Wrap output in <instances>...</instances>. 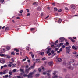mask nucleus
Listing matches in <instances>:
<instances>
[{"mask_svg": "<svg viewBox=\"0 0 78 78\" xmlns=\"http://www.w3.org/2000/svg\"><path fill=\"white\" fill-rule=\"evenodd\" d=\"M3 67H4V66H2L1 67V69H2L3 68Z\"/></svg>", "mask_w": 78, "mask_h": 78, "instance_id": "obj_64", "label": "nucleus"}, {"mask_svg": "<svg viewBox=\"0 0 78 78\" xmlns=\"http://www.w3.org/2000/svg\"><path fill=\"white\" fill-rule=\"evenodd\" d=\"M77 53V52L76 51H74L73 52V54H76Z\"/></svg>", "mask_w": 78, "mask_h": 78, "instance_id": "obj_56", "label": "nucleus"}, {"mask_svg": "<svg viewBox=\"0 0 78 78\" xmlns=\"http://www.w3.org/2000/svg\"><path fill=\"white\" fill-rule=\"evenodd\" d=\"M26 10L27 11V12H29V9H26Z\"/></svg>", "mask_w": 78, "mask_h": 78, "instance_id": "obj_46", "label": "nucleus"}, {"mask_svg": "<svg viewBox=\"0 0 78 78\" xmlns=\"http://www.w3.org/2000/svg\"><path fill=\"white\" fill-rule=\"evenodd\" d=\"M12 62H14V59H13V58H12Z\"/></svg>", "mask_w": 78, "mask_h": 78, "instance_id": "obj_63", "label": "nucleus"}, {"mask_svg": "<svg viewBox=\"0 0 78 78\" xmlns=\"http://www.w3.org/2000/svg\"><path fill=\"white\" fill-rule=\"evenodd\" d=\"M60 51H62V48H61L59 50Z\"/></svg>", "mask_w": 78, "mask_h": 78, "instance_id": "obj_60", "label": "nucleus"}, {"mask_svg": "<svg viewBox=\"0 0 78 78\" xmlns=\"http://www.w3.org/2000/svg\"><path fill=\"white\" fill-rule=\"evenodd\" d=\"M75 56L76 58H78V54H75Z\"/></svg>", "mask_w": 78, "mask_h": 78, "instance_id": "obj_39", "label": "nucleus"}, {"mask_svg": "<svg viewBox=\"0 0 78 78\" xmlns=\"http://www.w3.org/2000/svg\"><path fill=\"white\" fill-rule=\"evenodd\" d=\"M46 49L47 50H49L50 51H51V49L50 48V47L48 46Z\"/></svg>", "mask_w": 78, "mask_h": 78, "instance_id": "obj_25", "label": "nucleus"}, {"mask_svg": "<svg viewBox=\"0 0 78 78\" xmlns=\"http://www.w3.org/2000/svg\"><path fill=\"white\" fill-rule=\"evenodd\" d=\"M36 77H39V74H36Z\"/></svg>", "mask_w": 78, "mask_h": 78, "instance_id": "obj_38", "label": "nucleus"}, {"mask_svg": "<svg viewBox=\"0 0 78 78\" xmlns=\"http://www.w3.org/2000/svg\"><path fill=\"white\" fill-rule=\"evenodd\" d=\"M35 64H36V62H34L33 66H32L31 67H29V68H30V70H31V69H34V66H35Z\"/></svg>", "mask_w": 78, "mask_h": 78, "instance_id": "obj_7", "label": "nucleus"}, {"mask_svg": "<svg viewBox=\"0 0 78 78\" xmlns=\"http://www.w3.org/2000/svg\"><path fill=\"white\" fill-rule=\"evenodd\" d=\"M28 67H29V66H28L27 65L26 66L25 68H26V69H28Z\"/></svg>", "mask_w": 78, "mask_h": 78, "instance_id": "obj_50", "label": "nucleus"}, {"mask_svg": "<svg viewBox=\"0 0 78 78\" xmlns=\"http://www.w3.org/2000/svg\"><path fill=\"white\" fill-rule=\"evenodd\" d=\"M60 40L59 41L60 42H62L63 41L65 40V39L64 37H61L60 38Z\"/></svg>", "mask_w": 78, "mask_h": 78, "instance_id": "obj_5", "label": "nucleus"}, {"mask_svg": "<svg viewBox=\"0 0 78 78\" xmlns=\"http://www.w3.org/2000/svg\"><path fill=\"white\" fill-rule=\"evenodd\" d=\"M14 50L15 51H16V52H19V49H17L16 48H15Z\"/></svg>", "mask_w": 78, "mask_h": 78, "instance_id": "obj_23", "label": "nucleus"}, {"mask_svg": "<svg viewBox=\"0 0 78 78\" xmlns=\"http://www.w3.org/2000/svg\"><path fill=\"white\" fill-rule=\"evenodd\" d=\"M57 60L58 62H61V61H62V59L61 58H58Z\"/></svg>", "mask_w": 78, "mask_h": 78, "instance_id": "obj_15", "label": "nucleus"}, {"mask_svg": "<svg viewBox=\"0 0 78 78\" xmlns=\"http://www.w3.org/2000/svg\"><path fill=\"white\" fill-rule=\"evenodd\" d=\"M49 51L48 50V51H47L46 53H47V54L49 53H50V51Z\"/></svg>", "mask_w": 78, "mask_h": 78, "instance_id": "obj_33", "label": "nucleus"}, {"mask_svg": "<svg viewBox=\"0 0 78 78\" xmlns=\"http://www.w3.org/2000/svg\"><path fill=\"white\" fill-rule=\"evenodd\" d=\"M33 5L36 6H37L38 4L37 2H34Z\"/></svg>", "mask_w": 78, "mask_h": 78, "instance_id": "obj_17", "label": "nucleus"}, {"mask_svg": "<svg viewBox=\"0 0 78 78\" xmlns=\"http://www.w3.org/2000/svg\"><path fill=\"white\" fill-rule=\"evenodd\" d=\"M23 11V10H21L20 11V13H22Z\"/></svg>", "mask_w": 78, "mask_h": 78, "instance_id": "obj_44", "label": "nucleus"}, {"mask_svg": "<svg viewBox=\"0 0 78 78\" xmlns=\"http://www.w3.org/2000/svg\"><path fill=\"white\" fill-rule=\"evenodd\" d=\"M70 65H71L70 62H68L67 64L68 68V69H70L71 70H73V68L71 67Z\"/></svg>", "mask_w": 78, "mask_h": 78, "instance_id": "obj_3", "label": "nucleus"}, {"mask_svg": "<svg viewBox=\"0 0 78 78\" xmlns=\"http://www.w3.org/2000/svg\"><path fill=\"white\" fill-rule=\"evenodd\" d=\"M71 41L72 42H75V41L74 39H71Z\"/></svg>", "mask_w": 78, "mask_h": 78, "instance_id": "obj_40", "label": "nucleus"}, {"mask_svg": "<svg viewBox=\"0 0 78 78\" xmlns=\"http://www.w3.org/2000/svg\"><path fill=\"white\" fill-rule=\"evenodd\" d=\"M59 45L60 46H61V45H63V43H61L59 44Z\"/></svg>", "mask_w": 78, "mask_h": 78, "instance_id": "obj_51", "label": "nucleus"}, {"mask_svg": "<svg viewBox=\"0 0 78 78\" xmlns=\"http://www.w3.org/2000/svg\"><path fill=\"white\" fill-rule=\"evenodd\" d=\"M40 55H41L43 56V55H44V52H40Z\"/></svg>", "mask_w": 78, "mask_h": 78, "instance_id": "obj_26", "label": "nucleus"}, {"mask_svg": "<svg viewBox=\"0 0 78 78\" xmlns=\"http://www.w3.org/2000/svg\"><path fill=\"white\" fill-rule=\"evenodd\" d=\"M26 16H30V13H28L27 14Z\"/></svg>", "mask_w": 78, "mask_h": 78, "instance_id": "obj_35", "label": "nucleus"}, {"mask_svg": "<svg viewBox=\"0 0 78 78\" xmlns=\"http://www.w3.org/2000/svg\"><path fill=\"white\" fill-rule=\"evenodd\" d=\"M14 54H15L14 53V52H12L11 53L12 55H14Z\"/></svg>", "mask_w": 78, "mask_h": 78, "instance_id": "obj_62", "label": "nucleus"}, {"mask_svg": "<svg viewBox=\"0 0 78 78\" xmlns=\"http://www.w3.org/2000/svg\"><path fill=\"white\" fill-rule=\"evenodd\" d=\"M45 59H46V58H45V57H44L43 58H42V60H45Z\"/></svg>", "mask_w": 78, "mask_h": 78, "instance_id": "obj_45", "label": "nucleus"}, {"mask_svg": "<svg viewBox=\"0 0 78 78\" xmlns=\"http://www.w3.org/2000/svg\"><path fill=\"white\" fill-rule=\"evenodd\" d=\"M62 48H65V46L62 45Z\"/></svg>", "mask_w": 78, "mask_h": 78, "instance_id": "obj_49", "label": "nucleus"}, {"mask_svg": "<svg viewBox=\"0 0 78 78\" xmlns=\"http://www.w3.org/2000/svg\"><path fill=\"white\" fill-rule=\"evenodd\" d=\"M54 52H54V51H53V50H52L51 51V53H52V54H53V53H54Z\"/></svg>", "mask_w": 78, "mask_h": 78, "instance_id": "obj_53", "label": "nucleus"}, {"mask_svg": "<svg viewBox=\"0 0 78 78\" xmlns=\"http://www.w3.org/2000/svg\"><path fill=\"white\" fill-rule=\"evenodd\" d=\"M12 62H11L9 63V64L8 65V67H11V66H12Z\"/></svg>", "mask_w": 78, "mask_h": 78, "instance_id": "obj_8", "label": "nucleus"}, {"mask_svg": "<svg viewBox=\"0 0 78 78\" xmlns=\"http://www.w3.org/2000/svg\"><path fill=\"white\" fill-rule=\"evenodd\" d=\"M0 75H3V73L2 72H0Z\"/></svg>", "mask_w": 78, "mask_h": 78, "instance_id": "obj_55", "label": "nucleus"}, {"mask_svg": "<svg viewBox=\"0 0 78 78\" xmlns=\"http://www.w3.org/2000/svg\"><path fill=\"white\" fill-rule=\"evenodd\" d=\"M62 22V20L60 19L58 20V23H61V22Z\"/></svg>", "mask_w": 78, "mask_h": 78, "instance_id": "obj_29", "label": "nucleus"}, {"mask_svg": "<svg viewBox=\"0 0 78 78\" xmlns=\"http://www.w3.org/2000/svg\"><path fill=\"white\" fill-rule=\"evenodd\" d=\"M48 64L49 66H51L53 64V62H48Z\"/></svg>", "mask_w": 78, "mask_h": 78, "instance_id": "obj_14", "label": "nucleus"}, {"mask_svg": "<svg viewBox=\"0 0 78 78\" xmlns=\"http://www.w3.org/2000/svg\"><path fill=\"white\" fill-rule=\"evenodd\" d=\"M36 71L34 70V71L33 72L30 73L29 75H27V77L28 78H32L33 77V75L34 74V72H36Z\"/></svg>", "mask_w": 78, "mask_h": 78, "instance_id": "obj_1", "label": "nucleus"}, {"mask_svg": "<svg viewBox=\"0 0 78 78\" xmlns=\"http://www.w3.org/2000/svg\"><path fill=\"white\" fill-rule=\"evenodd\" d=\"M55 78H58V77H59L58 76V75H55Z\"/></svg>", "mask_w": 78, "mask_h": 78, "instance_id": "obj_48", "label": "nucleus"}, {"mask_svg": "<svg viewBox=\"0 0 78 78\" xmlns=\"http://www.w3.org/2000/svg\"><path fill=\"white\" fill-rule=\"evenodd\" d=\"M66 78H70V75H67L65 77Z\"/></svg>", "mask_w": 78, "mask_h": 78, "instance_id": "obj_22", "label": "nucleus"}, {"mask_svg": "<svg viewBox=\"0 0 78 78\" xmlns=\"http://www.w3.org/2000/svg\"><path fill=\"white\" fill-rule=\"evenodd\" d=\"M38 70L39 72H41V71H42V69L41 68H39L38 69Z\"/></svg>", "mask_w": 78, "mask_h": 78, "instance_id": "obj_47", "label": "nucleus"}, {"mask_svg": "<svg viewBox=\"0 0 78 78\" xmlns=\"http://www.w3.org/2000/svg\"><path fill=\"white\" fill-rule=\"evenodd\" d=\"M30 68H29L28 69H25V72L28 73L29 72V70H30Z\"/></svg>", "mask_w": 78, "mask_h": 78, "instance_id": "obj_9", "label": "nucleus"}, {"mask_svg": "<svg viewBox=\"0 0 78 78\" xmlns=\"http://www.w3.org/2000/svg\"><path fill=\"white\" fill-rule=\"evenodd\" d=\"M2 61L3 63H5V59H2Z\"/></svg>", "mask_w": 78, "mask_h": 78, "instance_id": "obj_27", "label": "nucleus"}, {"mask_svg": "<svg viewBox=\"0 0 78 78\" xmlns=\"http://www.w3.org/2000/svg\"><path fill=\"white\" fill-rule=\"evenodd\" d=\"M59 50V48H55V51H58Z\"/></svg>", "mask_w": 78, "mask_h": 78, "instance_id": "obj_36", "label": "nucleus"}, {"mask_svg": "<svg viewBox=\"0 0 78 78\" xmlns=\"http://www.w3.org/2000/svg\"><path fill=\"white\" fill-rule=\"evenodd\" d=\"M9 74L10 75H12V71L11 70H10L9 71Z\"/></svg>", "mask_w": 78, "mask_h": 78, "instance_id": "obj_13", "label": "nucleus"}, {"mask_svg": "<svg viewBox=\"0 0 78 78\" xmlns=\"http://www.w3.org/2000/svg\"><path fill=\"white\" fill-rule=\"evenodd\" d=\"M1 51H2V53H4V52H5V49H2Z\"/></svg>", "mask_w": 78, "mask_h": 78, "instance_id": "obj_30", "label": "nucleus"}, {"mask_svg": "<svg viewBox=\"0 0 78 78\" xmlns=\"http://www.w3.org/2000/svg\"><path fill=\"white\" fill-rule=\"evenodd\" d=\"M37 9L38 11H41V8L40 7H38L37 8Z\"/></svg>", "mask_w": 78, "mask_h": 78, "instance_id": "obj_19", "label": "nucleus"}, {"mask_svg": "<svg viewBox=\"0 0 78 78\" xmlns=\"http://www.w3.org/2000/svg\"><path fill=\"white\" fill-rule=\"evenodd\" d=\"M8 74H7L3 76V78H8Z\"/></svg>", "mask_w": 78, "mask_h": 78, "instance_id": "obj_16", "label": "nucleus"}, {"mask_svg": "<svg viewBox=\"0 0 78 78\" xmlns=\"http://www.w3.org/2000/svg\"><path fill=\"white\" fill-rule=\"evenodd\" d=\"M31 56L32 58H34V55H33V54H31Z\"/></svg>", "mask_w": 78, "mask_h": 78, "instance_id": "obj_43", "label": "nucleus"}, {"mask_svg": "<svg viewBox=\"0 0 78 78\" xmlns=\"http://www.w3.org/2000/svg\"><path fill=\"white\" fill-rule=\"evenodd\" d=\"M43 75H46V74H47V73L45 72H44L43 73Z\"/></svg>", "mask_w": 78, "mask_h": 78, "instance_id": "obj_59", "label": "nucleus"}, {"mask_svg": "<svg viewBox=\"0 0 78 78\" xmlns=\"http://www.w3.org/2000/svg\"><path fill=\"white\" fill-rule=\"evenodd\" d=\"M70 6L71 8H73V9H75V6L73 5H71Z\"/></svg>", "mask_w": 78, "mask_h": 78, "instance_id": "obj_11", "label": "nucleus"}, {"mask_svg": "<svg viewBox=\"0 0 78 78\" xmlns=\"http://www.w3.org/2000/svg\"><path fill=\"white\" fill-rule=\"evenodd\" d=\"M6 48H7V49L8 50H10V47L8 46H6Z\"/></svg>", "mask_w": 78, "mask_h": 78, "instance_id": "obj_24", "label": "nucleus"}, {"mask_svg": "<svg viewBox=\"0 0 78 78\" xmlns=\"http://www.w3.org/2000/svg\"><path fill=\"white\" fill-rule=\"evenodd\" d=\"M62 11V9H60V10H58V11L59 12H61Z\"/></svg>", "mask_w": 78, "mask_h": 78, "instance_id": "obj_41", "label": "nucleus"}, {"mask_svg": "<svg viewBox=\"0 0 78 78\" xmlns=\"http://www.w3.org/2000/svg\"><path fill=\"white\" fill-rule=\"evenodd\" d=\"M3 66H4V67H7V65H4Z\"/></svg>", "mask_w": 78, "mask_h": 78, "instance_id": "obj_58", "label": "nucleus"}, {"mask_svg": "<svg viewBox=\"0 0 78 78\" xmlns=\"http://www.w3.org/2000/svg\"><path fill=\"white\" fill-rule=\"evenodd\" d=\"M1 3H3L4 2V0H1Z\"/></svg>", "mask_w": 78, "mask_h": 78, "instance_id": "obj_57", "label": "nucleus"}, {"mask_svg": "<svg viewBox=\"0 0 78 78\" xmlns=\"http://www.w3.org/2000/svg\"><path fill=\"white\" fill-rule=\"evenodd\" d=\"M31 31H34V28H32L31 29Z\"/></svg>", "mask_w": 78, "mask_h": 78, "instance_id": "obj_52", "label": "nucleus"}, {"mask_svg": "<svg viewBox=\"0 0 78 78\" xmlns=\"http://www.w3.org/2000/svg\"><path fill=\"white\" fill-rule=\"evenodd\" d=\"M12 71L13 72H16V69H14Z\"/></svg>", "mask_w": 78, "mask_h": 78, "instance_id": "obj_54", "label": "nucleus"}, {"mask_svg": "<svg viewBox=\"0 0 78 78\" xmlns=\"http://www.w3.org/2000/svg\"><path fill=\"white\" fill-rule=\"evenodd\" d=\"M54 10L55 11H58V9L56 8H54Z\"/></svg>", "mask_w": 78, "mask_h": 78, "instance_id": "obj_32", "label": "nucleus"}, {"mask_svg": "<svg viewBox=\"0 0 78 78\" xmlns=\"http://www.w3.org/2000/svg\"><path fill=\"white\" fill-rule=\"evenodd\" d=\"M16 64H12V67H16Z\"/></svg>", "mask_w": 78, "mask_h": 78, "instance_id": "obj_21", "label": "nucleus"}, {"mask_svg": "<svg viewBox=\"0 0 78 78\" xmlns=\"http://www.w3.org/2000/svg\"><path fill=\"white\" fill-rule=\"evenodd\" d=\"M40 61V60L39 59H37L36 60V62L37 63H38Z\"/></svg>", "mask_w": 78, "mask_h": 78, "instance_id": "obj_20", "label": "nucleus"}, {"mask_svg": "<svg viewBox=\"0 0 78 78\" xmlns=\"http://www.w3.org/2000/svg\"><path fill=\"white\" fill-rule=\"evenodd\" d=\"M9 29V27H6L5 28V31H6L7 30H8Z\"/></svg>", "mask_w": 78, "mask_h": 78, "instance_id": "obj_37", "label": "nucleus"}, {"mask_svg": "<svg viewBox=\"0 0 78 78\" xmlns=\"http://www.w3.org/2000/svg\"><path fill=\"white\" fill-rule=\"evenodd\" d=\"M64 45L67 47L69 45V43L68 42H66L65 44H64Z\"/></svg>", "mask_w": 78, "mask_h": 78, "instance_id": "obj_12", "label": "nucleus"}, {"mask_svg": "<svg viewBox=\"0 0 78 78\" xmlns=\"http://www.w3.org/2000/svg\"><path fill=\"white\" fill-rule=\"evenodd\" d=\"M78 47H77V48L74 45L73 46H72V48L73 50H78Z\"/></svg>", "mask_w": 78, "mask_h": 78, "instance_id": "obj_6", "label": "nucleus"}, {"mask_svg": "<svg viewBox=\"0 0 78 78\" xmlns=\"http://www.w3.org/2000/svg\"><path fill=\"white\" fill-rule=\"evenodd\" d=\"M24 69H22V68L20 69V72L22 73L20 74L22 76L23 75V74H25V72H24Z\"/></svg>", "mask_w": 78, "mask_h": 78, "instance_id": "obj_4", "label": "nucleus"}, {"mask_svg": "<svg viewBox=\"0 0 78 78\" xmlns=\"http://www.w3.org/2000/svg\"><path fill=\"white\" fill-rule=\"evenodd\" d=\"M70 48H71V46H68V47H66V53H67V54H69V52H70V51H71V50L70 49Z\"/></svg>", "mask_w": 78, "mask_h": 78, "instance_id": "obj_2", "label": "nucleus"}, {"mask_svg": "<svg viewBox=\"0 0 78 78\" xmlns=\"http://www.w3.org/2000/svg\"><path fill=\"white\" fill-rule=\"evenodd\" d=\"M24 77H27V74H24L23 75Z\"/></svg>", "mask_w": 78, "mask_h": 78, "instance_id": "obj_42", "label": "nucleus"}, {"mask_svg": "<svg viewBox=\"0 0 78 78\" xmlns=\"http://www.w3.org/2000/svg\"><path fill=\"white\" fill-rule=\"evenodd\" d=\"M70 62L73 63V62H74L75 61V60H74V59H72L70 60Z\"/></svg>", "mask_w": 78, "mask_h": 78, "instance_id": "obj_18", "label": "nucleus"}, {"mask_svg": "<svg viewBox=\"0 0 78 78\" xmlns=\"http://www.w3.org/2000/svg\"><path fill=\"white\" fill-rule=\"evenodd\" d=\"M56 74V71H54V73H53V75H55Z\"/></svg>", "mask_w": 78, "mask_h": 78, "instance_id": "obj_31", "label": "nucleus"}, {"mask_svg": "<svg viewBox=\"0 0 78 78\" xmlns=\"http://www.w3.org/2000/svg\"><path fill=\"white\" fill-rule=\"evenodd\" d=\"M8 77L9 78H11V77H12V76H11L9 75L8 76Z\"/></svg>", "mask_w": 78, "mask_h": 78, "instance_id": "obj_61", "label": "nucleus"}, {"mask_svg": "<svg viewBox=\"0 0 78 78\" xmlns=\"http://www.w3.org/2000/svg\"><path fill=\"white\" fill-rule=\"evenodd\" d=\"M0 56L2 57L4 56L5 54H0Z\"/></svg>", "mask_w": 78, "mask_h": 78, "instance_id": "obj_28", "label": "nucleus"}, {"mask_svg": "<svg viewBox=\"0 0 78 78\" xmlns=\"http://www.w3.org/2000/svg\"><path fill=\"white\" fill-rule=\"evenodd\" d=\"M6 58H10V56H9V55H5L4 54V56Z\"/></svg>", "mask_w": 78, "mask_h": 78, "instance_id": "obj_10", "label": "nucleus"}, {"mask_svg": "<svg viewBox=\"0 0 78 78\" xmlns=\"http://www.w3.org/2000/svg\"><path fill=\"white\" fill-rule=\"evenodd\" d=\"M26 48L27 50H30V48H29V47L28 46H27L26 47Z\"/></svg>", "mask_w": 78, "mask_h": 78, "instance_id": "obj_34", "label": "nucleus"}]
</instances>
